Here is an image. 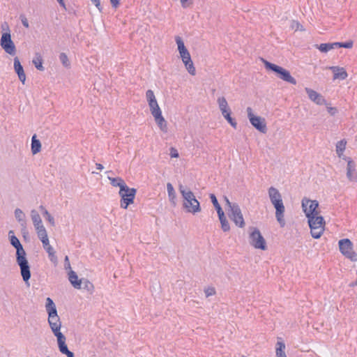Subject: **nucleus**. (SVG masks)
<instances>
[{
	"mask_svg": "<svg viewBox=\"0 0 357 357\" xmlns=\"http://www.w3.org/2000/svg\"><path fill=\"white\" fill-rule=\"evenodd\" d=\"M8 236L10 244L16 249V261L20 266L22 279L25 284L29 287V280L31 278V274L30 266L26 257V252L19 239L14 235L13 231L10 230L8 232Z\"/></svg>",
	"mask_w": 357,
	"mask_h": 357,
	"instance_id": "nucleus-1",
	"label": "nucleus"
},
{
	"mask_svg": "<svg viewBox=\"0 0 357 357\" xmlns=\"http://www.w3.org/2000/svg\"><path fill=\"white\" fill-rule=\"evenodd\" d=\"M178 189L183 199V206L185 211L192 214L200 212V203L196 199L194 193L182 184L179 185Z\"/></svg>",
	"mask_w": 357,
	"mask_h": 357,
	"instance_id": "nucleus-2",
	"label": "nucleus"
},
{
	"mask_svg": "<svg viewBox=\"0 0 357 357\" xmlns=\"http://www.w3.org/2000/svg\"><path fill=\"white\" fill-rule=\"evenodd\" d=\"M268 196L271 202L275 208V217L281 227H284L285 221L284 219V206L282 202L281 194L275 188L271 186L268 189Z\"/></svg>",
	"mask_w": 357,
	"mask_h": 357,
	"instance_id": "nucleus-3",
	"label": "nucleus"
},
{
	"mask_svg": "<svg viewBox=\"0 0 357 357\" xmlns=\"http://www.w3.org/2000/svg\"><path fill=\"white\" fill-rule=\"evenodd\" d=\"M45 309L48 314V323L54 335L62 333L61 332V322L57 314L56 305L50 298H47Z\"/></svg>",
	"mask_w": 357,
	"mask_h": 357,
	"instance_id": "nucleus-4",
	"label": "nucleus"
},
{
	"mask_svg": "<svg viewBox=\"0 0 357 357\" xmlns=\"http://www.w3.org/2000/svg\"><path fill=\"white\" fill-rule=\"evenodd\" d=\"M266 69L271 70L275 73L278 77L283 81L296 85L297 82L294 77H293L289 71L284 69V68L279 66L276 64L272 63L264 59H261Z\"/></svg>",
	"mask_w": 357,
	"mask_h": 357,
	"instance_id": "nucleus-5",
	"label": "nucleus"
},
{
	"mask_svg": "<svg viewBox=\"0 0 357 357\" xmlns=\"http://www.w3.org/2000/svg\"><path fill=\"white\" fill-rule=\"evenodd\" d=\"M310 233L314 238H319L324 233L325 221L322 216L315 215L307 218Z\"/></svg>",
	"mask_w": 357,
	"mask_h": 357,
	"instance_id": "nucleus-6",
	"label": "nucleus"
},
{
	"mask_svg": "<svg viewBox=\"0 0 357 357\" xmlns=\"http://www.w3.org/2000/svg\"><path fill=\"white\" fill-rule=\"evenodd\" d=\"M137 192L134 188H129L127 185L123 188V191L119 190V194L121 197V207L126 209L128 206L132 204Z\"/></svg>",
	"mask_w": 357,
	"mask_h": 357,
	"instance_id": "nucleus-7",
	"label": "nucleus"
},
{
	"mask_svg": "<svg viewBox=\"0 0 357 357\" xmlns=\"http://www.w3.org/2000/svg\"><path fill=\"white\" fill-rule=\"evenodd\" d=\"M339 248L341 253L352 261H357V254L353 251V244L348 238L339 241Z\"/></svg>",
	"mask_w": 357,
	"mask_h": 357,
	"instance_id": "nucleus-8",
	"label": "nucleus"
},
{
	"mask_svg": "<svg viewBox=\"0 0 357 357\" xmlns=\"http://www.w3.org/2000/svg\"><path fill=\"white\" fill-rule=\"evenodd\" d=\"M227 215L237 227L243 228L245 226L244 218L238 204L234 205L231 208L227 209Z\"/></svg>",
	"mask_w": 357,
	"mask_h": 357,
	"instance_id": "nucleus-9",
	"label": "nucleus"
},
{
	"mask_svg": "<svg viewBox=\"0 0 357 357\" xmlns=\"http://www.w3.org/2000/svg\"><path fill=\"white\" fill-rule=\"evenodd\" d=\"M250 243L255 248L265 250L266 249V243L265 239L262 236L259 230L254 228L250 234Z\"/></svg>",
	"mask_w": 357,
	"mask_h": 357,
	"instance_id": "nucleus-10",
	"label": "nucleus"
},
{
	"mask_svg": "<svg viewBox=\"0 0 357 357\" xmlns=\"http://www.w3.org/2000/svg\"><path fill=\"white\" fill-rule=\"evenodd\" d=\"M0 45L2 49L8 54L14 56L16 54L15 43L11 39L10 33H3L0 40Z\"/></svg>",
	"mask_w": 357,
	"mask_h": 357,
	"instance_id": "nucleus-11",
	"label": "nucleus"
},
{
	"mask_svg": "<svg viewBox=\"0 0 357 357\" xmlns=\"http://www.w3.org/2000/svg\"><path fill=\"white\" fill-rule=\"evenodd\" d=\"M247 113L249 121L252 126L261 132L266 133L267 128L264 119H261L260 116H255L252 112V108L250 107L247 108Z\"/></svg>",
	"mask_w": 357,
	"mask_h": 357,
	"instance_id": "nucleus-12",
	"label": "nucleus"
},
{
	"mask_svg": "<svg viewBox=\"0 0 357 357\" xmlns=\"http://www.w3.org/2000/svg\"><path fill=\"white\" fill-rule=\"evenodd\" d=\"M318 206L319 203L317 200H311L307 198H303L302 200L303 211L307 218L317 215V208Z\"/></svg>",
	"mask_w": 357,
	"mask_h": 357,
	"instance_id": "nucleus-13",
	"label": "nucleus"
},
{
	"mask_svg": "<svg viewBox=\"0 0 357 357\" xmlns=\"http://www.w3.org/2000/svg\"><path fill=\"white\" fill-rule=\"evenodd\" d=\"M347 162V178L353 183L357 182V169L354 161L349 157L344 156L342 158Z\"/></svg>",
	"mask_w": 357,
	"mask_h": 357,
	"instance_id": "nucleus-14",
	"label": "nucleus"
},
{
	"mask_svg": "<svg viewBox=\"0 0 357 357\" xmlns=\"http://www.w3.org/2000/svg\"><path fill=\"white\" fill-rule=\"evenodd\" d=\"M305 91L307 93L309 99L315 104L318 105H327V102L324 97L316 91L307 87L305 89Z\"/></svg>",
	"mask_w": 357,
	"mask_h": 357,
	"instance_id": "nucleus-15",
	"label": "nucleus"
},
{
	"mask_svg": "<svg viewBox=\"0 0 357 357\" xmlns=\"http://www.w3.org/2000/svg\"><path fill=\"white\" fill-rule=\"evenodd\" d=\"M55 336L57 338L58 347L61 354L66 355L67 357L70 356L71 354H73L68 349V347L66 344V337L63 333L55 335Z\"/></svg>",
	"mask_w": 357,
	"mask_h": 357,
	"instance_id": "nucleus-16",
	"label": "nucleus"
},
{
	"mask_svg": "<svg viewBox=\"0 0 357 357\" xmlns=\"http://www.w3.org/2000/svg\"><path fill=\"white\" fill-rule=\"evenodd\" d=\"M14 69L15 73L17 74L19 79L24 84L26 80V75L23 66L17 57L14 59Z\"/></svg>",
	"mask_w": 357,
	"mask_h": 357,
	"instance_id": "nucleus-17",
	"label": "nucleus"
},
{
	"mask_svg": "<svg viewBox=\"0 0 357 357\" xmlns=\"http://www.w3.org/2000/svg\"><path fill=\"white\" fill-rule=\"evenodd\" d=\"M329 69L331 70L333 73L334 79H339L341 80H344L348 76L347 73L344 68H341L339 66H331L329 67Z\"/></svg>",
	"mask_w": 357,
	"mask_h": 357,
	"instance_id": "nucleus-18",
	"label": "nucleus"
},
{
	"mask_svg": "<svg viewBox=\"0 0 357 357\" xmlns=\"http://www.w3.org/2000/svg\"><path fill=\"white\" fill-rule=\"evenodd\" d=\"M181 59H182V61L184 63V65L185 66V68L188 70V72L190 75H195V73H196V69H195V68L194 66V64H193V62H192V61L191 59L190 55H189L188 56L183 57V58H181Z\"/></svg>",
	"mask_w": 357,
	"mask_h": 357,
	"instance_id": "nucleus-19",
	"label": "nucleus"
},
{
	"mask_svg": "<svg viewBox=\"0 0 357 357\" xmlns=\"http://www.w3.org/2000/svg\"><path fill=\"white\" fill-rule=\"evenodd\" d=\"M153 117L155 119V121L156 123L158 124V126L160 128V130L162 132H167V121H165V119L162 116V112L156 113V114L154 115Z\"/></svg>",
	"mask_w": 357,
	"mask_h": 357,
	"instance_id": "nucleus-20",
	"label": "nucleus"
},
{
	"mask_svg": "<svg viewBox=\"0 0 357 357\" xmlns=\"http://www.w3.org/2000/svg\"><path fill=\"white\" fill-rule=\"evenodd\" d=\"M80 287L77 288V289H82L86 291L89 294H92L94 289V286L88 279L82 278L80 282Z\"/></svg>",
	"mask_w": 357,
	"mask_h": 357,
	"instance_id": "nucleus-21",
	"label": "nucleus"
},
{
	"mask_svg": "<svg viewBox=\"0 0 357 357\" xmlns=\"http://www.w3.org/2000/svg\"><path fill=\"white\" fill-rule=\"evenodd\" d=\"M68 280L73 287L75 289L80 287L82 279H79L77 273L74 271H70L68 273Z\"/></svg>",
	"mask_w": 357,
	"mask_h": 357,
	"instance_id": "nucleus-22",
	"label": "nucleus"
},
{
	"mask_svg": "<svg viewBox=\"0 0 357 357\" xmlns=\"http://www.w3.org/2000/svg\"><path fill=\"white\" fill-rule=\"evenodd\" d=\"M167 190L168 193V197L170 201V202L174 205L176 206V195L175 192V190L174 189L173 185L171 183H167Z\"/></svg>",
	"mask_w": 357,
	"mask_h": 357,
	"instance_id": "nucleus-23",
	"label": "nucleus"
},
{
	"mask_svg": "<svg viewBox=\"0 0 357 357\" xmlns=\"http://www.w3.org/2000/svg\"><path fill=\"white\" fill-rule=\"evenodd\" d=\"M14 213H15V217L16 220L18 221V222L20 223V225L22 227H26V219H25V215L23 213V211L20 208H16L15 210Z\"/></svg>",
	"mask_w": 357,
	"mask_h": 357,
	"instance_id": "nucleus-24",
	"label": "nucleus"
},
{
	"mask_svg": "<svg viewBox=\"0 0 357 357\" xmlns=\"http://www.w3.org/2000/svg\"><path fill=\"white\" fill-rule=\"evenodd\" d=\"M108 178L110 181L112 185L114 187H119V190H121V191H123V188L126 185V183H125L124 180L121 177H108Z\"/></svg>",
	"mask_w": 357,
	"mask_h": 357,
	"instance_id": "nucleus-25",
	"label": "nucleus"
},
{
	"mask_svg": "<svg viewBox=\"0 0 357 357\" xmlns=\"http://www.w3.org/2000/svg\"><path fill=\"white\" fill-rule=\"evenodd\" d=\"M31 216L35 229H36V227H40V226H43L41 218L38 213L35 209L31 210Z\"/></svg>",
	"mask_w": 357,
	"mask_h": 357,
	"instance_id": "nucleus-26",
	"label": "nucleus"
},
{
	"mask_svg": "<svg viewBox=\"0 0 357 357\" xmlns=\"http://www.w3.org/2000/svg\"><path fill=\"white\" fill-rule=\"evenodd\" d=\"M335 43H321L320 45H315L317 49H318L321 52H328L330 50L336 47Z\"/></svg>",
	"mask_w": 357,
	"mask_h": 357,
	"instance_id": "nucleus-27",
	"label": "nucleus"
},
{
	"mask_svg": "<svg viewBox=\"0 0 357 357\" xmlns=\"http://www.w3.org/2000/svg\"><path fill=\"white\" fill-rule=\"evenodd\" d=\"M220 224H221V228L224 231H229L230 230V225L227 220L225 213H220L218 214Z\"/></svg>",
	"mask_w": 357,
	"mask_h": 357,
	"instance_id": "nucleus-28",
	"label": "nucleus"
},
{
	"mask_svg": "<svg viewBox=\"0 0 357 357\" xmlns=\"http://www.w3.org/2000/svg\"><path fill=\"white\" fill-rule=\"evenodd\" d=\"M36 69L40 71H43L45 70L43 66V58L40 53H36L35 56L32 61Z\"/></svg>",
	"mask_w": 357,
	"mask_h": 357,
	"instance_id": "nucleus-29",
	"label": "nucleus"
},
{
	"mask_svg": "<svg viewBox=\"0 0 357 357\" xmlns=\"http://www.w3.org/2000/svg\"><path fill=\"white\" fill-rule=\"evenodd\" d=\"M41 149V144L40 140L36 139V136L33 135L31 139V152L33 154H36L40 152Z\"/></svg>",
	"mask_w": 357,
	"mask_h": 357,
	"instance_id": "nucleus-30",
	"label": "nucleus"
},
{
	"mask_svg": "<svg viewBox=\"0 0 357 357\" xmlns=\"http://www.w3.org/2000/svg\"><path fill=\"white\" fill-rule=\"evenodd\" d=\"M347 142L344 139L337 142L336 144V153L339 158H342L344 155L343 154L346 148Z\"/></svg>",
	"mask_w": 357,
	"mask_h": 357,
	"instance_id": "nucleus-31",
	"label": "nucleus"
},
{
	"mask_svg": "<svg viewBox=\"0 0 357 357\" xmlns=\"http://www.w3.org/2000/svg\"><path fill=\"white\" fill-rule=\"evenodd\" d=\"M224 118L228 121V123L234 128H236L237 123L236 121L231 118V110L230 109L226 110L225 112H221Z\"/></svg>",
	"mask_w": 357,
	"mask_h": 357,
	"instance_id": "nucleus-32",
	"label": "nucleus"
},
{
	"mask_svg": "<svg viewBox=\"0 0 357 357\" xmlns=\"http://www.w3.org/2000/svg\"><path fill=\"white\" fill-rule=\"evenodd\" d=\"M148 102H149V105L150 107V110H151V114L153 116L155 115L156 113H158V112H159V113L162 112L156 99L154 100H152V101H149Z\"/></svg>",
	"mask_w": 357,
	"mask_h": 357,
	"instance_id": "nucleus-33",
	"label": "nucleus"
},
{
	"mask_svg": "<svg viewBox=\"0 0 357 357\" xmlns=\"http://www.w3.org/2000/svg\"><path fill=\"white\" fill-rule=\"evenodd\" d=\"M217 102L221 112L229 109L227 101L225 97H219Z\"/></svg>",
	"mask_w": 357,
	"mask_h": 357,
	"instance_id": "nucleus-34",
	"label": "nucleus"
},
{
	"mask_svg": "<svg viewBox=\"0 0 357 357\" xmlns=\"http://www.w3.org/2000/svg\"><path fill=\"white\" fill-rule=\"evenodd\" d=\"M210 199L218 214L224 212L214 194H210Z\"/></svg>",
	"mask_w": 357,
	"mask_h": 357,
	"instance_id": "nucleus-35",
	"label": "nucleus"
},
{
	"mask_svg": "<svg viewBox=\"0 0 357 357\" xmlns=\"http://www.w3.org/2000/svg\"><path fill=\"white\" fill-rule=\"evenodd\" d=\"M46 252L48 253L49 258L50 261L53 263L57 262V257L55 255V252L54 248L51 245H48V247L45 249Z\"/></svg>",
	"mask_w": 357,
	"mask_h": 357,
	"instance_id": "nucleus-36",
	"label": "nucleus"
},
{
	"mask_svg": "<svg viewBox=\"0 0 357 357\" xmlns=\"http://www.w3.org/2000/svg\"><path fill=\"white\" fill-rule=\"evenodd\" d=\"M59 60L64 67L69 68L70 66V63L66 53L61 52L59 54Z\"/></svg>",
	"mask_w": 357,
	"mask_h": 357,
	"instance_id": "nucleus-37",
	"label": "nucleus"
},
{
	"mask_svg": "<svg viewBox=\"0 0 357 357\" xmlns=\"http://www.w3.org/2000/svg\"><path fill=\"white\" fill-rule=\"evenodd\" d=\"M36 230L40 240L48 237L47 231L44 226H40V227H36Z\"/></svg>",
	"mask_w": 357,
	"mask_h": 357,
	"instance_id": "nucleus-38",
	"label": "nucleus"
},
{
	"mask_svg": "<svg viewBox=\"0 0 357 357\" xmlns=\"http://www.w3.org/2000/svg\"><path fill=\"white\" fill-rule=\"evenodd\" d=\"M285 349V344L282 342H277V347H276V356H281L282 354H285L284 351V349Z\"/></svg>",
	"mask_w": 357,
	"mask_h": 357,
	"instance_id": "nucleus-39",
	"label": "nucleus"
},
{
	"mask_svg": "<svg viewBox=\"0 0 357 357\" xmlns=\"http://www.w3.org/2000/svg\"><path fill=\"white\" fill-rule=\"evenodd\" d=\"M336 47H344V48H351L353 47V42L351 40H349L345 43L335 42Z\"/></svg>",
	"mask_w": 357,
	"mask_h": 357,
	"instance_id": "nucleus-40",
	"label": "nucleus"
},
{
	"mask_svg": "<svg viewBox=\"0 0 357 357\" xmlns=\"http://www.w3.org/2000/svg\"><path fill=\"white\" fill-rule=\"evenodd\" d=\"M176 43L178 46V50L180 52L181 50L186 49L184 42L180 36H176L175 38Z\"/></svg>",
	"mask_w": 357,
	"mask_h": 357,
	"instance_id": "nucleus-41",
	"label": "nucleus"
},
{
	"mask_svg": "<svg viewBox=\"0 0 357 357\" xmlns=\"http://www.w3.org/2000/svg\"><path fill=\"white\" fill-rule=\"evenodd\" d=\"M43 216L50 223L51 225L54 226V225H55L54 219L46 209H44Z\"/></svg>",
	"mask_w": 357,
	"mask_h": 357,
	"instance_id": "nucleus-42",
	"label": "nucleus"
},
{
	"mask_svg": "<svg viewBox=\"0 0 357 357\" xmlns=\"http://www.w3.org/2000/svg\"><path fill=\"white\" fill-rule=\"evenodd\" d=\"M146 99H147V101L149 102V101H152V100H155V95H154V93L152 90L149 89L146 91Z\"/></svg>",
	"mask_w": 357,
	"mask_h": 357,
	"instance_id": "nucleus-43",
	"label": "nucleus"
},
{
	"mask_svg": "<svg viewBox=\"0 0 357 357\" xmlns=\"http://www.w3.org/2000/svg\"><path fill=\"white\" fill-rule=\"evenodd\" d=\"M224 199H225V205L227 207V210L231 208L234 205H236L237 204V203L231 202L229 201V199L227 197H225Z\"/></svg>",
	"mask_w": 357,
	"mask_h": 357,
	"instance_id": "nucleus-44",
	"label": "nucleus"
},
{
	"mask_svg": "<svg viewBox=\"0 0 357 357\" xmlns=\"http://www.w3.org/2000/svg\"><path fill=\"white\" fill-rule=\"evenodd\" d=\"M326 108H327L328 112L332 116H335L336 114V113L337 112V109L335 107H330V106H328V105H327Z\"/></svg>",
	"mask_w": 357,
	"mask_h": 357,
	"instance_id": "nucleus-45",
	"label": "nucleus"
},
{
	"mask_svg": "<svg viewBox=\"0 0 357 357\" xmlns=\"http://www.w3.org/2000/svg\"><path fill=\"white\" fill-rule=\"evenodd\" d=\"M169 155L172 158H178L179 156L178 151L174 147L170 149Z\"/></svg>",
	"mask_w": 357,
	"mask_h": 357,
	"instance_id": "nucleus-46",
	"label": "nucleus"
},
{
	"mask_svg": "<svg viewBox=\"0 0 357 357\" xmlns=\"http://www.w3.org/2000/svg\"><path fill=\"white\" fill-rule=\"evenodd\" d=\"M1 29H2V31H4L3 33L8 32L10 33V30L8 24L6 22H4L3 23L1 24Z\"/></svg>",
	"mask_w": 357,
	"mask_h": 357,
	"instance_id": "nucleus-47",
	"label": "nucleus"
},
{
	"mask_svg": "<svg viewBox=\"0 0 357 357\" xmlns=\"http://www.w3.org/2000/svg\"><path fill=\"white\" fill-rule=\"evenodd\" d=\"M215 291L213 288H208L207 289L205 290V294H206V297L213 296L215 294Z\"/></svg>",
	"mask_w": 357,
	"mask_h": 357,
	"instance_id": "nucleus-48",
	"label": "nucleus"
},
{
	"mask_svg": "<svg viewBox=\"0 0 357 357\" xmlns=\"http://www.w3.org/2000/svg\"><path fill=\"white\" fill-rule=\"evenodd\" d=\"M40 241L43 243V245L45 250L46 249L47 247H48V245H50L48 237L40 239Z\"/></svg>",
	"mask_w": 357,
	"mask_h": 357,
	"instance_id": "nucleus-49",
	"label": "nucleus"
},
{
	"mask_svg": "<svg viewBox=\"0 0 357 357\" xmlns=\"http://www.w3.org/2000/svg\"><path fill=\"white\" fill-rule=\"evenodd\" d=\"M179 54H180L181 58L190 55L188 50H187V48L185 50H181L179 52Z\"/></svg>",
	"mask_w": 357,
	"mask_h": 357,
	"instance_id": "nucleus-50",
	"label": "nucleus"
},
{
	"mask_svg": "<svg viewBox=\"0 0 357 357\" xmlns=\"http://www.w3.org/2000/svg\"><path fill=\"white\" fill-rule=\"evenodd\" d=\"M21 22H22V25L26 27V28H29V22H28V20L25 17H21Z\"/></svg>",
	"mask_w": 357,
	"mask_h": 357,
	"instance_id": "nucleus-51",
	"label": "nucleus"
},
{
	"mask_svg": "<svg viewBox=\"0 0 357 357\" xmlns=\"http://www.w3.org/2000/svg\"><path fill=\"white\" fill-rule=\"evenodd\" d=\"M292 28L293 29L295 28L296 30H298V29L302 30L303 29V26L301 24H300L298 22H294L293 24H292Z\"/></svg>",
	"mask_w": 357,
	"mask_h": 357,
	"instance_id": "nucleus-52",
	"label": "nucleus"
},
{
	"mask_svg": "<svg viewBox=\"0 0 357 357\" xmlns=\"http://www.w3.org/2000/svg\"><path fill=\"white\" fill-rule=\"evenodd\" d=\"M91 1L98 8V10H101L100 0H91Z\"/></svg>",
	"mask_w": 357,
	"mask_h": 357,
	"instance_id": "nucleus-53",
	"label": "nucleus"
},
{
	"mask_svg": "<svg viewBox=\"0 0 357 357\" xmlns=\"http://www.w3.org/2000/svg\"><path fill=\"white\" fill-rule=\"evenodd\" d=\"M110 3L114 8H117L119 4V0H110Z\"/></svg>",
	"mask_w": 357,
	"mask_h": 357,
	"instance_id": "nucleus-54",
	"label": "nucleus"
},
{
	"mask_svg": "<svg viewBox=\"0 0 357 357\" xmlns=\"http://www.w3.org/2000/svg\"><path fill=\"white\" fill-rule=\"evenodd\" d=\"M65 267H66V268H70V262H69V259H68V256H66L65 257Z\"/></svg>",
	"mask_w": 357,
	"mask_h": 357,
	"instance_id": "nucleus-55",
	"label": "nucleus"
},
{
	"mask_svg": "<svg viewBox=\"0 0 357 357\" xmlns=\"http://www.w3.org/2000/svg\"><path fill=\"white\" fill-rule=\"evenodd\" d=\"M58 1V3H59V5L63 7V8L66 9V4H65V2H64V0H56Z\"/></svg>",
	"mask_w": 357,
	"mask_h": 357,
	"instance_id": "nucleus-56",
	"label": "nucleus"
},
{
	"mask_svg": "<svg viewBox=\"0 0 357 357\" xmlns=\"http://www.w3.org/2000/svg\"><path fill=\"white\" fill-rule=\"evenodd\" d=\"M96 169L98 170H102L103 169V166L100 163H96Z\"/></svg>",
	"mask_w": 357,
	"mask_h": 357,
	"instance_id": "nucleus-57",
	"label": "nucleus"
},
{
	"mask_svg": "<svg viewBox=\"0 0 357 357\" xmlns=\"http://www.w3.org/2000/svg\"><path fill=\"white\" fill-rule=\"evenodd\" d=\"M39 208L42 211V213H43L44 209H45V208L43 206L41 205V206H40Z\"/></svg>",
	"mask_w": 357,
	"mask_h": 357,
	"instance_id": "nucleus-58",
	"label": "nucleus"
},
{
	"mask_svg": "<svg viewBox=\"0 0 357 357\" xmlns=\"http://www.w3.org/2000/svg\"><path fill=\"white\" fill-rule=\"evenodd\" d=\"M187 1H188V0H181V4H182V6H184V3H185V2H187Z\"/></svg>",
	"mask_w": 357,
	"mask_h": 357,
	"instance_id": "nucleus-59",
	"label": "nucleus"
},
{
	"mask_svg": "<svg viewBox=\"0 0 357 357\" xmlns=\"http://www.w3.org/2000/svg\"><path fill=\"white\" fill-rule=\"evenodd\" d=\"M277 357H287L285 354H281V356H277Z\"/></svg>",
	"mask_w": 357,
	"mask_h": 357,
	"instance_id": "nucleus-60",
	"label": "nucleus"
},
{
	"mask_svg": "<svg viewBox=\"0 0 357 357\" xmlns=\"http://www.w3.org/2000/svg\"><path fill=\"white\" fill-rule=\"evenodd\" d=\"M68 357H75L74 354H71V355H70V356H68Z\"/></svg>",
	"mask_w": 357,
	"mask_h": 357,
	"instance_id": "nucleus-61",
	"label": "nucleus"
}]
</instances>
